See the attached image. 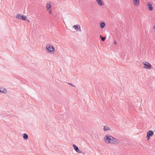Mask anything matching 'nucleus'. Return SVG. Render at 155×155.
Returning <instances> with one entry per match:
<instances>
[{
	"label": "nucleus",
	"mask_w": 155,
	"mask_h": 155,
	"mask_svg": "<svg viewBox=\"0 0 155 155\" xmlns=\"http://www.w3.org/2000/svg\"><path fill=\"white\" fill-rule=\"evenodd\" d=\"M46 51L48 53H50L54 51V49L52 45L48 44L46 45Z\"/></svg>",
	"instance_id": "nucleus-1"
},
{
	"label": "nucleus",
	"mask_w": 155,
	"mask_h": 155,
	"mask_svg": "<svg viewBox=\"0 0 155 155\" xmlns=\"http://www.w3.org/2000/svg\"><path fill=\"white\" fill-rule=\"evenodd\" d=\"M112 136H110V135H106L104 137V141L105 142L107 143H111L112 142Z\"/></svg>",
	"instance_id": "nucleus-2"
},
{
	"label": "nucleus",
	"mask_w": 155,
	"mask_h": 155,
	"mask_svg": "<svg viewBox=\"0 0 155 155\" xmlns=\"http://www.w3.org/2000/svg\"><path fill=\"white\" fill-rule=\"evenodd\" d=\"M143 64L144 65L143 68L149 69L151 68V65L148 62L144 61L143 62Z\"/></svg>",
	"instance_id": "nucleus-3"
},
{
	"label": "nucleus",
	"mask_w": 155,
	"mask_h": 155,
	"mask_svg": "<svg viewBox=\"0 0 155 155\" xmlns=\"http://www.w3.org/2000/svg\"><path fill=\"white\" fill-rule=\"evenodd\" d=\"M72 146L74 147V150L76 152L79 153H82V151L81 150H80L78 148V147L76 146V145L74 144Z\"/></svg>",
	"instance_id": "nucleus-4"
},
{
	"label": "nucleus",
	"mask_w": 155,
	"mask_h": 155,
	"mask_svg": "<svg viewBox=\"0 0 155 155\" xmlns=\"http://www.w3.org/2000/svg\"><path fill=\"white\" fill-rule=\"evenodd\" d=\"M112 141L111 142V143L115 144H117L119 143V140L113 137H112Z\"/></svg>",
	"instance_id": "nucleus-5"
},
{
	"label": "nucleus",
	"mask_w": 155,
	"mask_h": 155,
	"mask_svg": "<svg viewBox=\"0 0 155 155\" xmlns=\"http://www.w3.org/2000/svg\"><path fill=\"white\" fill-rule=\"evenodd\" d=\"M147 6H148V9L149 10L152 11L153 10V5L151 3V2H148L147 4Z\"/></svg>",
	"instance_id": "nucleus-6"
},
{
	"label": "nucleus",
	"mask_w": 155,
	"mask_h": 155,
	"mask_svg": "<svg viewBox=\"0 0 155 155\" xmlns=\"http://www.w3.org/2000/svg\"><path fill=\"white\" fill-rule=\"evenodd\" d=\"M73 28H74L75 30H76L77 31H78L79 29L80 31H81L80 28V26L79 25H74L73 26Z\"/></svg>",
	"instance_id": "nucleus-7"
},
{
	"label": "nucleus",
	"mask_w": 155,
	"mask_h": 155,
	"mask_svg": "<svg viewBox=\"0 0 155 155\" xmlns=\"http://www.w3.org/2000/svg\"><path fill=\"white\" fill-rule=\"evenodd\" d=\"M153 134V132L152 130H149L147 133V135L148 136L152 137Z\"/></svg>",
	"instance_id": "nucleus-8"
},
{
	"label": "nucleus",
	"mask_w": 155,
	"mask_h": 155,
	"mask_svg": "<svg viewBox=\"0 0 155 155\" xmlns=\"http://www.w3.org/2000/svg\"><path fill=\"white\" fill-rule=\"evenodd\" d=\"M7 91V90L6 89L3 87L0 88V92L2 93H6Z\"/></svg>",
	"instance_id": "nucleus-9"
},
{
	"label": "nucleus",
	"mask_w": 155,
	"mask_h": 155,
	"mask_svg": "<svg viewBox=\"0 0 155 155\" xmlns=\"http://www.w3.org/2000/svg\"><path fill=\"white\" fill-rule=\"evenodd\" d=\"M133 2L134 5L135 6H137L139 4V0H134Z\"/></svg>",
	"instance_id": "nucleus-10"
},
{
	"label": "nucleus",
	"mask_w": 155,
	"mask_h": 155,
	"mask_svg": "<svg viewBox=\"0 0 155 155\" xmlns=\"http://www.w3.org/2000/svg\"><path fill=\"white\" fill-rule=\"evenodd\" d=\"M97 3L100 5H103L104 3L102 2L101 0H96Z\"/></svg>",
	"instance_id": "nucleus-11"
},
{
	"label": "nucleus",
	"mask_w": 155,
	"mask_h": 155,
	"mask_svg": "<svg viewBox=\"0 0 155 155\" xmlns=\"http://www.w3.org/2000/svg\"><path fill=\"white\" fill-rule=\"evenodd\" d=\"M103 130L105 131H107V130H111L110 129V127H108V126H104L103 128Z\"/></svg>",
	"instance_id": "nucleus-12"
},
{
	"label": "nucleus",
	"mask_w": 155,
	"mask_h": 155,
	"mask_svg": "<svg viewBox=\"0 0 155 155\" xmlns=\"http://www.w3.org/2000/svg\"><path fill=\"white\" fill-rule=\"evenodd\" d=\"M23 138L24 139L26 140L28 139V136L27 134L25 133H24L23 134Z\"/></svg>",
	"instance_id": "nucleus-13"
},
{
	"label": "nucleus",
	"mask_w": 155,
	"mask_h": 155,
	"mask_svg": "<svg viewBox=\"0 0 155 155\" xmlns=\"http://www.w3.org/2000/svg\"><path fill=\"white\" fill-rule=\"evenodd\" d=\"M100 27L101 28H103L105 26V24L104 22H101L100 23Z\"/></svg>",
	"instance_id": "nucleus-14"
},
{
	"label": "nucleus",
	"mask_w": 155,
	"mask_h": 155,
	"mask_svg": "<svg viewBox=\"0 0 155 155\" xmlns=\"http://www.w3.org/2000/svg\"><path fill=\"white\" fill-rule=\"evenodd\" d=\"M51 7V3H49V4H47L46 8H47V10L49 11V8Z\"/></svg>",
	"instance_id": "nucleus-15"
},
{
	"label": "nucleus",
	"mask_w": 155,
	"mask_h": 155,
	"mask_svg": "<svg viewBox=\"0 0 155 155\" xmlns=\"http://www.w3.org/2000/svg\"><path fill=\"white\" fill-rule=\"evenodd\" d=\"M27 18V17L24 15H21V19L23 20H26Z\"/></svg>",
	"instance_id": "nucleus-16"
},
{
	"label": "nucleus",
	"mask_w": 155,
	"mask_h": 155,
	"mask_svg": "<svg viewBox=\"0 0 155 155\" xmlns=\"http://www.w3.org/2000/svg\"><path fill=\"white\" fill-rule=\"evenodd\" d=\"M21 15L20 14H18L16 15V18L18 19H21Z\"/></svg>",
	"instance_id": "nucleus-17"
},
{
	"label": "nucleus",
	"mask_w": 155,
	"mask_h": 155,
	"mask_svg": "<svg viewBox=\"0 0 155 155\" xmlns=\"http://www.w3.org/2000/svg\"><path fill=\"white\" fill-rule=\"evenodd\" d=\"M100 37L101 38V40L103 41H104L106 39L105 37H102L101 35H100Z\"/></svg>",
	"instance_id": "nucleus-18"
},
{
	"label": "nucleus",
	"mask_w": 155,
	"mask_h": 155,
	"mask_svg": "<svg viewBox=\"0 0 155 155\" xmlns=\"http://www.w3.org/2000/svg\"><path fill=\"white\" fill-rule=\"evenodd\" d=\"M68 84L72 87H75V86H74L73 84L70 83L68 82Z\"/></svg>",
	"instance_id": "nucleus-19"
},
{
	"label": "nucleus",
	"mask_w": 155,
	"mask_h": 155,
	"mask_svg": "<svg viewBox=\"0 0 155 155\" xmlns=\"http://www.w3.org/2000/svg\"><path fill=\"white\" fill-rule=\"evenodd\" d=\"M150 136H148V135H147V137H146V138H147V140H149L150 139Z\"/></svg>",
	"instance_id": "nucleus-20"
},
{
	"label": "nucleus",
	"mask_w": 155,
	"mask_h": 155,
	"mask_svg": "<svg viewBox=\"0 0 155 155\" xmlns=\"http://www.w3.org/2000/svg\"><path fill=\"white\" fill-rule=\"evenodd\" d=\"M49 13L50 14H51L52 13V11H51V9H49Z\"/></svg>",
	"instance_id": "nucleus-21"
},
{
	"label": "nucleus",
	"mask_w": 155,
	"mask_h": 155,
	"mask_svg": "<svg viewBox=\"0 0 155 155\" xmlns=\"http://www.w3.org/2000/svg\"><path fill=\"white\" fill-rule=\"evenodd\" d=\"M117 41H114V44L116 45V44H117Z\"/></svg>",
	"instance_id": "nucleus-22"
},
{
	"label": "nucleus",
	"mask_w": 155,
	"mask_h": 155,
	"mask_svg": "<svg viewBox=\"0 0 155 155\" xmlns=\"http://www.w3.org/2000/svg\"><path fill=\"white\" fill-rule=\"evenodd\" d=\"M27 21H28V22H30L29 21H28V20H27Z\"/></svg>",
	"instance_id": "nucleus-23"
},
{
	"label": "nucleus",
	"mask_w": 155,
	"mask_h": 155,
	"mask_svg": "<svg viewBox=\"0 0 155 155\" xmlns=\"http://www.w3.org/2000/svg\"><path fill=\"white\" fill-rule=\"evenodd\" d=\"M154 29V30H155V28Z\"/></svg>",
	"instance_id": "nucleus-24"
}]
</instances>
